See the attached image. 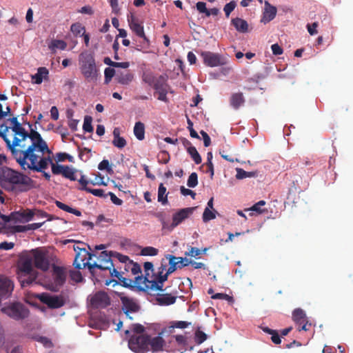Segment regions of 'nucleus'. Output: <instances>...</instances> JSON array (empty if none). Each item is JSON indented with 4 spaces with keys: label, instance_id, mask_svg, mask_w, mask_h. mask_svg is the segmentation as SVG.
<instances>
[{
    "label": "nucleus",
    "instance_id": "nucleus-14",
    "mask_svg": "<svg viewBox=\"0 0 353 353\" xmlns=\"http://www.w3.org/2000/svg\"><path fill=\"white\" fill-rule=\"evenodd\" d=\"M195 208H185L177 211L172 215V221L170 225L171 229H173L181 223L184 220L192 214Z\"/></svg>",
    "mask_w": 353,
    "mask_h": 353
},
{
    "label": "nucleus",
    "instance_id": "nucleus-29",
    "mask_svg": "<svg viewBox=\"0 0 353 353\" xmlns=\"http://www.w3.org/2000/svg\"><path fill=\"white\" fill-rule=\"evenodd\" d=\"M141 78L143 82L152 86L156 79L153 72L150 69H143Z\"/></svg>",
    "mask_w": 353,
    "mask_h": 353
},
{
    "label": "nucleus",
    "instance_id": "nucleus-59",
    "mask_svg": "<svg viewBox=\"0 0 353 353\" xmlns=\"http://www.w3.org/2000/svg\"><path fill=\"white\" fill-rule=\"evenodd\" d=\"M190 324H191V323H189L187 321H175V322H174V323L171 326V327L185 329V328L188 327Z\"/></svg>",
    "mask_w": 353,
    "mask_h": 353
},
{
    "label": "nucleus",
    "instance_id": "nucleus-25",
    "mask_svg": "<svg viewBox=\"0 0 353 353\" xmlns=\"http://www.w3.org/2000/svg\"><path fill=\"white\" fill-rule=\"evenodd\" d=\"M231 22L238 32L245 33L248 31V23L245 20L236 17Z\"/></svg>",
    "mask_w": 353,
    "mask_h": 353
},
{
    "label": "nucleus",
    "instance_id": "nucleus-32",
    "mask_svg": "<svg viewBox=\"0 0 353 353\" xmlns=\"http://www.w3.org/2000/svg\"><path fill=\"white\" fill-rule=\"evenodd\" d=\"M66 47L67 43L63 40L59 39L52 40L50 44L48 45L49 49H50L53 52H54L57 49L63 50L66 48Z\"/></svg>",
    "mask_w": 353,
    "mask_h": 353
},
{
    "label": "nucleus",
    "instance_id": "nucleus-8",
    "mask_svg": "<svg viewBox=\"0 0 353 353\" xmlns=\"http://www.w3.org/2000/svg\"><path fill=\"white\" fill-rule=\"evenodd\" d=\"M292 319L299 325V331H307L312 326V324L307 320L305 311L301 308H296L293 311Z\"/></svg>",
    "mask_w": 353,
    "mask_h": 353
},
{
    "label": "nucleus",
    "instance_id": "nucleus-4",
    "mask_svg": "<svg viewBox=\"0 0 353 353\" xmlns=\"http://www.w3.org/2000/svg\"><path fill=\"white\" fill-rule=\"evenodd\" d=\"M173 257H170V266L165 274H163L165 265L161 264L157 274L150 276L149 274L145 276L136 277L134 284L143 290H150L152 291H163V283L168 280V276L176 270L175 264L172 262Z\"/></svg>",
    "mask_w": 353,
    "mask_h": 353
},
{
    "label": "nucleus",
    "instance_id": "nucleus-35",
    "mask_svg": "<svg viewBox=\"0 0 353 353\" xmlns=\"http://www.w3.org/2000/svg\"><path fill=\"white\" fill-rule=\"evenodd\" d=\"M158 201L162 204L168 203V198L166 194V188L163 183H161L158 188Z\"/></svg>",
    "mask_w": 353,
    "mask_h": 353
},
{
    "label": "nucleus",
    "instance_id": "nucleus-28",
    "mask_svg": "<svg viewBox=\"0 0 353 353\" xmlns=\"http://www.w3.org/2000/svg\"><path fill=\"white\" fill-rule=\"evenodd\" d=\"M37 273L36 272H32L27 276H25V274H23L20 276V283L23 288L29 286L32 283H34L37 279Z\"/></svg>",
    "mask_w": 353,
    "mask_h": 353
},
{
    "label": "nucleus",
    "instance_id": "nucleus-1",
    "mask_svg": "<svg viewBox=\"0 0 353 353\" xmlns=\"http://www.w3.org/2000/svg\"><path fill=\"white\" fill-rule=\"evenodd\" d=\"M9 129L10 127L1 125L0 137L5 141L12 158L21 169L41 170L46 167L47 161H49L50 159H39L46 154H52V151L41 134L31 129L29 132L26 130V136L23 134L21 138H13L11 141L7 136Z\"/></svg>",
    "mask_w": 353,
    "mask_h": 353
},
{
    "label": "nucleus",
    "instance_id": "nucleus-22",
    "mask_svg": "<svg viewBox=\"0 0 353 353\" xmlns=\"http://www.w3.org/2000/svg\"><path fill=\"white\" fill-rule=\"evenodd\" d=\"M196 8L200 13L205 14V17H210V15L216 16L219 13V10L216 8L211 9H207L206 3L203 1H199L196 4Z\"/></svg>",
    "mask_w": 353,
    "mask_h": 353
},
{
    "label": "nucleus",
    "instance_id": "nucleus-55",
    "mask_svg": "<svg viewBox=\"0 0 353 353\" xmlns=\"http://www.w3.org/2000/svg\"><path fill=\"white\" fill-rule=\"evenodd\" d=\"M37 341L43 344L45 347L50 348L53 346L52 341L46 336H39Z\"/></svg>",
    "mask_w": 353,
    "mask_h": 353
},
{
    "label": "nucleus",
    "instance_id": "nucleus-50",
    "mask_svg": "<svg viewBox=\"0 0 353 353\" xmlns=\"http://www.w3.org/2000/svg\"><path fill=\"white\" fill-rule=\"evenodd\" d=\"M112 144L114 146H115L119 149H121V148H123L126 145L127 142L123 137H117L116 139H113Z\"/></svg>",
    "mask_w": 353,
    "mask_h": 353
},
{
    "label": "nucleus",
    "instance_id": "nucleus-11",
    "mask_svg": "<svg viewBox=\"0 0 353 353\" xmlns=\"http://www.w3.org/2000/svg\"><path fill=\"white\" fill-rule=\"evenodd\" d=\"M33 259L30 252H26L20 256L18 268L22 274H25V276L32 272H35L33 270Z\"/></svg>",
    "mask_w": 353,
    "mask_h": 353
},
{
    "label": "nucleus",
    "instance_id": "nucleus-60",
    "mask_svg": "<svg viewBox=\"0 0 353 353\" xmlns=\"http://www.w3.org/2000/svg\"><path fill=\"white\" fill-rule=\"evenodd\" d=\"M109 271L112 276L117 277L119 281H121L124 282L125 284H126V283L125 282V279L122 276L120 272H119L116 268H114V265L113 268H112L111 270Z\"/></svg>",
    "mask_w": 353,
    "mask_h": 353
},
{
    "label": "nucleus",
    "instance_id": "nucleus-10",
    "mask_svg": "<svg viewBox=\"0 0 353 353\" xmlns=\"http://www.w3.org/2000/svg\"><path fill=\"white\" fill-rule=\"evenodd\" d=\"M38 299L48 307L52 309H57L61 307L65 302L62 297L50 295L48 293H42L37 295Z\"/></svg>",
    "mask_w": 353,
    "mask_h": 353
},
{
    "label": "nucleus",
    "instance_id": "nucleus-48",
    "mask_svg": "<svg viewBox=\"0 0 353 353\" xmlns=\"http://www.w3.org/2000/svg\"><path fill=\"white\" fill-rule=\"evenodd\" d=\"M236 6V3L234 1H232L226 3L223 8L226 17H229L230 13L234 10Z\"/></svg>",
    "mask_w": 353,
    "mask_h": 353
},
{
    "label": "nucleus",
    "instance_id": "nucleus-43",
    "mask_svg": "<svg viewBox=\"0 0 353 353\" xmlns=\"http://www.w3.org/2000/svg\"><path fill=\"white\" fill-rule=\"evenodd\" d=\"M208 248H204L203 250H201L199 248L191 247L189 250V252H186L185 255L196 257L201 255V254H205Z\"/></svg>",
    "mask_w": 353,
    "mask_h": 353
},
{
    "label": "nucleus",
    "instance_id": "nucleus-27",
    "mask_svg": "<svg viewBox=\"0 0 353 353\" xmlns=\"http://www.w3.org/2000/svg\"><path fill=\"white\" fill-rule=\"evenodd\" d=\"M152 86L157 92L163 90H167V77L163 75L156 77L154 84H152Z\"/></svg>",
    "mask_w": 353,
    "mask_h": 353
},
{
    "label": "nucleus",
    "instance_id": "nucleus-16",
    "mask_svg": "<svg viewBox=\"0 0 353 353\" xmlns=\"http://www.w3.org/2000/svg\"><path fill=\"white\" fill-rule=\"evenodd\" d=\"M47 154L48 155H46V156L44 154L43 156H41V157H40L39 159H47V158L50 159L49 161H47L46 167L41 169V170H35V171L36 172H42L43 170L47 169L48 168L49 164H50L51 168H52V172L53 174H55V175L61 174L63 176L65 165H59V164H56V163H53L52 159L51 157L52 154Z\"/></svg>",
    "mask_w": 353,
    "mask_h": 353
},
{
    "label": "nucleus",
    "instance_id": "nucleus-38",
    "mask_svg": "<svg viewBox=\"0 0 353 353\" xmlns=\"http://www.w3.org/2000/svg\"><path fill=\"white\" fill-rule=\"evenodd\" d=\"M208 339V335L198 328L194 332V341L197 345H201Z\"/></svg>",
    "mask_w": 353,
    "mask_h": 353
},
{
    "label": "nucleus",
    "instance_id": "nucleus-13",
    "mask_svg": "<svg viewBox=\"0 0 353 353\" xmlns=\"http://www.w3.org/2000/svg\"><path fill=\"white\" fill-rule=\"evenodd\" d=\"M90 304L94 308H105L110 304V300L106 292L99 291L92 296Z\"/></svg>",
    "mask_w": 353,
    "mask_h": 353
},
{
    "label": "nucleus",
    "instance_id": "nucleus-34",
    "mask_svg": "<svg viewBox=\"0 0 353 353\" xmlns=\"http://www.w3.org/2000/svg\"><path fill=\"white\" fill-rule=\"evenodd\" d=\"M54 273H55V282L59 285H62L64 283L65 281V274L63 272V270L59 268L56 267L54 268Z\"/></svg>",
    "mask_w": 353,
    "mask_h": 353
},
{
    "label": "nucleus",
    "instance_id": "nucleus-23",
    "mask_svg": "<svg viewBox=\"0 0 353 353\" xmlns=\"http://www.w3.org/2000/svg\"><path fill=\"white\" fill-rule=\"evenodd\" d=\"M114 252H108V251H102L100 253L99 256V261L100 263L106 262L107 266L104 267L105 270H111L112 268H113V262L112 260V257H114L113 254Z\"/></svg>",
    "mask_w": 353,
    "mask_h": 353
},
{
    "label": "nucleus",
    "instance_id": "nucleus-26",
    "mask_svg": "<svg viewBox=\"0 0 353 353\" xmlns=\"http://www.w3.org/2000/svg\"><path fill=\"white\" fill-rule=\"evenodd\" d=\"M134 79V75L130 72H121L117 74L116 80L122 85H128Z\"/></svg>",
    "mask_w": 353,
    "mask_h": 353
},
{
    "label": "nucleus",
    "instance_id": "nucleus-37",
    "mask_svg": "<svg viewBox=\"0 0 353 353\" xmlns=\"http://www.w3.org/2000/svg\"><path fill=\"white\" fill-rule=\"evenodd\" d=\"M126 266L128 269H130L132 274L137 276H140L139 274H141V268L139 263H134L132 261H129L127 263ZM136 279V278H134Z\"/></svg>",
    "mask_w": 353,
    "mask_h": 353
},
{
    "label": "nucleus",
    "instance_id": "nucleus-54",
    "mask_svg": "<svg viewBox=\"0 0 353 353\" xmlns=\"http://www.w3.org/2000/svg\"><path fill=\"white\" fill-rule=\"evenodd\" d=\"M79 184L81 185V187L79 188L80 190L87 191V190L89 188L88 187V185L90 183L89 181L86 179V177L85 175H81V178L78 180Z\"/></svg>",
    "mask_w": 353,
    "mask_h": 353
},
{
    "label": "nucleus",
    "instance_id": "nucleus-57",
    "mask_svg": "<svg viewBox=\"0 0 353 353\" xmlns=\"http://www.w3.org/2000/svg\"><path fill=\"white\" fill-rule=\"evenodd\" d=\"M112 254L114 257L117 258L120 262L125 263V265L129 262V261H130L128 256L123 255L119 252H114Z\"/></svg>",
    "mask_w": 353,
    "mask_h": 353
},
{
    "label": "nucleus",
    "instance_id": "nucleus-18",
    "mask_svg": "<svg viewBox=\"0 0 353 353\" xmlns=\"http://www.w3.org/2000/svg\"><path fill=\"white\" fill-rule=\"evenodd\" d=\"M230 105L234 110H239L241 107L243 106L245 102V99L242 92L232 93L230 97Z\"/></svg>",
    "mask_w": 353,
    "mask_h": 353
},
{
    "label": "nucleus",
    "instance_id": "nucleus-31",
    "mask_svg": "<svg viewBox=\"0 0 353 353\" xmlns=\"http://www.w3.org/2000/svg\"><path fill=\"white\" fill-rule=\"evenodd\" d=\"M170 257L174 258L172 259V262L175 264L176 269H178V268L181 269V268L188 265V263L185 262V260L187 259L186 258L176 257L172 254H167V255H165V258L167 259H168L170 265Z\"/></svg>",
    "mask_w": 353,
    "mask_h": 353
},
{
    "label": "nucleus",
    "instance_id": "nucleus-42",
    "mask_svg": "<svg viewBox=\"0 0 353 353\" xmlns=\"http://www.w3.org/2000/svg\"><path fill=\"white\" fill-rule=\"evenodd\" d=\"M70 30L74 35L78 36L85 32V28L81 23H75L71 26Z\"/></svg>",
    "mask_w": 353,
    "mask_h": 353
},
{
    "label": "nucleus",
    "instance_id": "nucleus-9",
    "mask_svg": "<svg viewBox=\"0 0 353 353\" xmlns=\"http://www.w3.org/2000/svg\"><path fill=\"white\" fill-rule=\"evenodd\" d=\"M33 259L34 265L43 271L49 269V261L46 254L39 249H34L30 251Z\"/></svg>",
    "mask_w": 353,
    "mask_h": 353
},
{
    "label": "nucleus",
    "instance_id": "nucleus-62",
    "mask_svg": "<svg viewBox=\"0 0 353 353\" xmlns=\"http://www.w3.org/2000/svg\"><path fill=\"white\" fill-rule=\"evenodd\" d=\"M110 6L112 10V12L118 14L120 12V8L119 7L118 0H109Z\"/></svg>",
    "mask_w": 353,
    "mask_h": 353
},
{
    "label": "nucleus",
    "instance_id": "nucleus-15",
    "mask_svg": "<svg viewBox=\"0 0 353 353\" xmlns=\"http://www.w3.org/2000/svg\"><path fill=\"white\" fill-rule=\"evenodd\" d=\"M120 299L122 303V310L127 315L128 312H136L139 310L140 307L134 299L121 296Z\"/></svg>",
    "mask_w": 353,
    "mask_h": 353
},
{
    "label": "nucleus",
    "instance_id": "nucleus-3",
    "mask_svg": "<svg viewBox=\"0 0 353 353\" xmlns=\"http://www.w3.org/2000/svg\"><path fill=\"white\" fill-rule=\"evenodd\" d=\"M165 345V341L160 335L152 337L149 334H132L128 340V347L135 353L161 352Z\"/></svg>",
    "mask_w": 353,
    "mask_h": 353
},
{
    "label": "nucleus",
    "instance_id": "nucleus-58",
    "mask_svg": "<svg viewBox=\"0 0 353 353\" xmlns=\"http://www.w3.org/2000/svg\"><path fill=\"white\" fill-rule=\"evenodd\" d=\"M319 26L318 22H314L312 24H307V30L310 35H314L317 34V27Z\"/></svg>",
    "mask_w": 353,
    "mask_h": 353
},
{
    "label": "nucleus",
    "instance_id": "nucleus-44",
    "mask_svg": "<svg viewBox=\"0 0 353 353\" xmlns=\"http://www.w3.org/2000/svg\"><path fill=\"white\" fill-rule=\"evenodd\" d=\"M98 169L100 170H106L108 173L112 174L113 173V170L110 165L109 161L106 159H103L101 161L98 165Z\"/></svg>",
    "mask_w": 353,
    "mask_h": 353
},
{
    "label": "nucleus",
    "instance_id": "nucleus-6",
    "mask_svg": "<svg viewBox=\"0 0 353 353\" xmlns=\"http://www.w3.org/2000/svg\"><path fill=\"white\" fill-rule=\"evenodd\" d=\"M2 313L10 319L19 321L27 319L30 314L28 307L21 302H13L1 308Z\"/></svg>",
    "mask_w": 353,
    "mask_h": 353
},
{
    "label": "nucleus",
    "instance_id": "nucleus-24",
    "mask_svg": "<svg viewBox=\"0 0 353 353\" xmlns=\"http://www.w3.org/2000/svg\"><path fill=\"white\" fill-rule=\"evenodd\" d=\"M156 300L160 305H170L176 302V297L170 294H158Z\"/></svg>",
    "mask_w": 353,
    "mask_h": 353
},
{
    "label": "nucleus",
    "instance_id": "nucleus-45",
    "mask_svg": "<svg viewBox=\"0 0 353 353\" xmlns=\"http://www.w3.org/2000/svg\"><path fill=\"white\" fill-rule=\"evenodd\" d=\"M92 119L90 116H85L84 118V122L83 125V129L85 132H92L93 131V128L92 125Z\"/></svg>",
    "mask_w": 353,
    "mask_h": 353
},
{
    "label": "nucleus",
    "instance_id": "nucleus-21",
    "mask_svg": "<svg viewBox=\"0 0 353 353\" xmlns=\"http://www.w3.org/2000/svg\"><path fill=\"white\" fill-rule=\"evenodd\" d=\"M49 71L46 67H40L37 69V72L32 76V79L36 84H41L43 80L48 79Z\"/></svg>",
    "mask_w": 353,
    "mask_h": 353
},
{
    "label": "nucleus",
    "instance_id": "nucleus-36",
    "mask_svg": "<svg viewBox=\"0 0 353 353\" xmlns=\"http://www.w3.org/2000/svg\"><path fill=\"white\" fill-rule=\"evenodd\" d=\"M217 213L216 210H211L209 208H205L204 212L203 213V221L207 223L210 220L214 219L216 218V214Z\"/></svg>",
    "mask_w": 353,
    "mask_h": 353
},
{
    "label": "nucleus",
    "instance_id": "nucleus-51",
    "mask_svg": "<svg viewBox=\"0 0 353 353\" xmlns=\"http://www.w3.org/2000/svg\"><path fill=\"white\" fill-rule=\"evenodd\" d=\"M91 150L87 148H84L80 150L79 158L83 161H88L90 157Z\"/></svg>",
    "mask_w": 353,
    "mask_h": 353
},
{
    "label": "nucleus",
    "instance_id": "nucleus-2",
    "mask_svg": "<svg viewBox=\"0 0 353 353\" xmlns=\"http://www.w3.org/2000/svg\"><path fill=\"white\" fill-rule=\"evenodd\" d=\"M34 181L27 175L10 168L3 167L0 170V185L8 191H13L16 185L20 192H27L34 187Z\"/></svg>",
    "mask_w": 353,
    "mask_h": 353
},
{
    "label": "nucleus",
    "instance_id": "nucleus-39",
    "mask_svg": "<svg viewBox=\"0 0 353 353\" xmlns=\"http://www.w3.org/2000/svg\"><path fill=\"white\" fill-rule=\"evenodd\" d=\"M187 152L196 164H200L201 163V157L194 146L190 148Z\"/></svg>",
    "mask_w": 353,
    "mask_h": 353
},
{
    "label": "nucleus",
    "instance_id": "nucleus-20",
    "mask_svg": "<svg viewBox=\"0 0 353 353\" xmlns=\"http://www.w3.org/2000/svg\"><path fill=\"white\" fill-rule=\"evenodd\" d=\"M9 121L12 124V130L14 133V138H21L23 134L26 136V129L19 122L17 117L10 119Z\"/></svg>",
    "mask_w": 353,
    "mask_h": 353
},
{
    "label": "nucleus",
    "instance_id": "nucleus-19",
    "mask_svg": "<svg viewBox=\"0 0 353 353\" xmlns=\"http://www.w3.org/2000/svg\"><path fill=\"white\" fill-rule=\"evenodd\" d=\"M276 7L270 5V3L268 1L265 2V10L263 14V18L261 21L263 22L268 23L270 21H272L276 14Z\"/></svg>",
    "mask_w": 353,
    "mask_h": 353
},
{
    "label": "nucleus",
    "instance_id": "nucleus-46",
    "mask_svg": "<svg viewBox=\"0 0 353 353\" xmlns=\"http://www.w3.org/2000/svg\"><path fill=\"white\" fill-rule=\"evenodd\" d=\"M115 74V70L112 68H106L104 71V83L108 84Z\"/></svg>",
    "mask_w": 353,
    "mask_h": 353
},
{
    "label": "nucleus",
    "instance_id": "nucleus-53",
    "mask_svg": "<svg viewBox=\"0 0 353 353\" xmlns=\"http://www.w3.org/2000/svg\"><path fill=\"white\" fill-rule=\"evenodd\" d=\"M265 205V201L263 200L259 201L256 203H255L252 207L250 208V210L255 211L258 214H261L263 212H265V210H261V206H263Z\"/></svg>",
    "mask_w": 353,
    "mask_h": 353
},
{
    "label": "nucleus",
    "instance_id": "nucleus-7",
    "mask_svg": "<svg viewBox=\"0 0 353 353\" xmlns=\"http://www.w3.org/2000/svg\"><path fill=\"white\" fill-rule=\"evenodd\" d=\"M127 19L132 31L134 32L137 36L143 39V41L140 45L141 48H148L150 46V40L144 32L143 26L139 23L138 19L132 13L128 14Z\"/></svg>",
    "mask_w": 353,
    "mask_h": 353
},
{
    "label": "nucleus",
    "instance_id": "nucleus-17",
    "mask_svg": "<svg viewBox=\"0 0 353 353\" xmlns=\"http://www.w3.org/2000/svg\"><path fill=\"white\" fill-rule=\"evenodd\" d=\"M15 222H28L34 217V211L30 209L12 212Z\"/></svg>",
    "mask_w": 353,
    "mask_h": 353
},
{
    "label": "nucleus",
    "instance_id": "nucleus-61",
    "mask_svg": "<svg viewBox=\"0 0 353 353\" xmlns=\"http://www.w3.org/2000/svg\"><path fill=\"white\" fill-rule=\"evenodd\" d=\"M109 195L110 197L111 201L117 205H121L123 204V201L120 199H119L113 192H109L107 194V196Z\"/></svg>",
    "mask_w": 353,
    "mask_h": 353
},
{
    "label": "nucleus",
    "instance_id": "nucleus-12",
    "mask_svg": "<svg viewBox=\"0 0 353 353\" xmlns=\"http://www.w3.org/2000/svg\"><path fill=\"white\" fill-rule=\"evenodd\" d=\"M201 56L203 59L204 64L207 66L213 68L224 64V61L219 54L204 51L201 53Z\"/></svg>",
    "mask_w": 353,
    "mask_h": 353
},
{
    "label": "nucleus",
    "instance_id": "nucleus-47",
    "mask_svg": "<svg viewBox=\"0 0 353 353\" xmlns=\"http://www.w3.org/2000/svg\"><path fill=\"white\" fill-rule=\"evenodd\" d=\"M198 184V176L196 172H192L188 177L187 185L190 188H194Z\"/></svg>",
    "mask_w": 353,
    "mask_h": 353
},
{
    "label": "nucleus",
    "instance_id": "nucleus-40",
    "mask_svg": "<svg viewBox=\"0 0 353 353\" xmlns=\"http://www.w3.org/2000/svg\"><path fill=\"white\" fill-rule=\"evenodd\" d=\"M76 172L77 171L75 169L70 168L68 165H65V170H64V172L63 174V176L66 179H68L71 181H76L77 180V178L75 177Z\"/></svg>",
    "mask_w": 353,
    "mask_h": 353
},
{
    "label": "nucleus",
    "instance_id": "nucleus-49",
    "mask_svg": "<svg viewBox=\"0 0 353 353\" xmlns=\"http://www.w3.org/2000/svg\"><path fill=\"white\" fill-rule=\"evenodd\" d=\"M157 254L158 250L153 247H145L141 250V254L143 256H156Z\"/></svg>",
    "mask_w": 353,
    "mask_h": 353
},
{
    "label": "nucleus",
    "instance_id": "nucleus-63",
    "mask_svg": "<svg viewBox=\"0 0 353 353\" xmlns=\"http://www.w3.org/2000/svg\"><path fill=\"white\" fill-rule=\"evenodd\" d=\"M271 49L274 55H281L283 52V48L278 43L272 45Z\"/></svg>",
    "mask_w": 353,
    "mask_h": 353
},
{
    "label": "nucleus",
    "instance_id": "nucleus-30",
    "mask_svg": "<svg viewBox=\"0 0 353 353\" xmlns=\"http://www.w3.org/2000/svg\"><path fill=\"white\" fill-rule=\"evenodd\" d=\"M134 134L136 138L139 141H142L145 139V125L142 122L138 121L135 123Z\"/></svg>",
    "mask_w": 353,
    "mask_h": 353
},
{
    "label": "nucleus",
    "instance_id": "nucleus-5",
    "mask_svg": "<svg viewBox=\"0 0 353 353\" xmlns=\"http://www.w3.org/2000/svg\"><path fill=\"white\" fill-rule=\"evenodd\" d=\"M79 68L85 79L88 82H95L100 77L99 70L98 69L94 56L84 52L79 55Z\"/></svg>",
    "mask_w": 353,
    "mask_h": 353
},
{
    "label": "nucleus",
    "instance_id": "nucleus-52",
    "mask_svg": "<svg viewBox=\"0 0 353 353\" xmlns=\"http://www.w3.org/2000/svg\"><path fill=\"white\" fill-rule=\"evenodd\" d=\"M70 276L72 280L77 283L81 282L83 280L81 273L78 270H71L70 272Z\"/></svg>",
    "mask_w": 353,
    "mask_h": 353
},
{
    "label": "nucleus",
    "instance_id": "nucleus-41",
    "mask_svg": "<svg viewBox=\"0 0 353 353\" xmlns=\"http://www.w3.org/2000/svg\"><path fill=\"white\" fill-rule=\"evenodd\" d=\"M236 178L237 179H243L248 177H253L255 176V173L253 172H246L242 168H236Z\"/></svg>",
    "mask_w": 353,
    "mask_h": 353
},
{
    "label": "nucleus",
    "instance_id": "nucleus-64",
    "mask_svg": "<svg viewBox=\"0 0 353 353\" xmlns=\"http://www.w3.org/2000/svg\"><path fill=\"white\" fill-rule=\"evenodd\" d=\"M133 332H134V334H145V327L141 324H135L133 325Z\"/></svg>",
    "mask_w": 353,
    "mask_h": 353
},
{
    "label": "nucleus",
    "instance_id": "nucleus-56",
    "mask_svg": "<svg viewBox=\"0 0 353 353\" xmlns=\"http://www.w3.org/2000/svg\"><path fill=\"white\" fill-rule=\"evenodd\" d=\"M86 192L88 193H91L95 196L104 198L107 196V194H104V191L102 189H92L89 188Z\"/></svg>",
    "mask_w": 353,
    "mask_h": 353
},
{
    "label": "nucleus",
    "instance_id": "nucleus-33",
    "mask_svg": "<svg viewBox=\"0 0 353 353\" xmlns=\"http://www.w3.org/2000/svg\"><path fill=\"white\" fill-rule=\"evenodd\" d=\"M174 338L175 339V341L179 345L184 346L186 350H193V346H188V337L182 334H177L174 336Z\"/></svg>",
    "mask_w": 353,
    "mask_h": 353
}]
</instances>
